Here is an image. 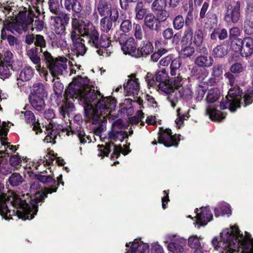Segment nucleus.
Returning a JSON list of instances; mask_svg holds the SVG:
<instances>
[{
	"label": "nucleus",
	"instance_id": "nucleus-6",
	"mask_svg": "<svg viewBox=\"0 0 253 253\" xmlns=\"http://www.w3.org/2000/svg\"><path fill=\"white\" fill-rule=\"evenodd\" d=\"M242 93V91L237 85L230 88L228 95L220 103V109L228 108L231 112H235L237 108L240 107L241 104L243 103L241 101Z\"/></svg>",
	"mask_w": 253,
	"mask_h": 253
},
{
	"label": "nucleus",
	"instance_id": "nucleus-50",
	"mask_svg": "<svg viewBox=\"0 0 253 253\" xmlns=\"http://www.w3.org/2000/svg\"><path fill=\"white\" fill-rule=\"evenodd\" d=\"M49 9L52 13L58 15L59 14V4L58 0H49L48 2Z\"/></svg>",
	"mask_w": 253,
	"mask_h": 253
},
{
	"label": "nucleus",
	"instance_id": "nucleus-7",
	"mask_svg": "<svg viewBox=\"0 0 253 253\" xmlns=\"http://www.w3.org/2000/svg\"><path fill=\"white\" fill-rule=\"evenodd\" d=\"M229 229H232L233 230H234V232H233L232 233V236L230 237L231 247H233V242L236 243L235 240H237V242L239 243V245L242 246V242H245V241L247 240V238H249L251 236L247 232H245V235H243V234H240V231L239 230L238 227L236 226H231ZM226 229H229V228L225 229L220 233L221 240V242H218L217 239L215 238H213L212 240V244L213 246L217 249L218 248H221V249L222 250L221 251V252L222 251H224L225 248L224 247L225 245V242H224V241L222 239L221 234Z\"/></svg>",
	"mask_w": 253,
	"mask_h": 253
},
{
	"label": "nucleus",
	"instance_id": "nucleus-24",
	"mask_svg": "<svg viewBox=\"0 0 253 253\" xmlns=\"http://www.w3.org/2000/svg\"><path fill=\"white\" fill-rule=\"evenodd\" d=\"M206 114L213 121L220 122L225 118L226 114L217 110L213 105H209L206 110Z\"/></svg>",
	"mask_w": 253,
	"mask_h": 253
},
{
	"label": "nucleus",
	"instance_id": "nucleus-55",
	"mask_svg": "<svg viewBox=\"0 0 253 253\" xmlns=\"http://www.w3.org/2000/svg\"><path fill=\"white\" fill-rule=\"evenodd\" d=\"M166 4V0H156L152 5V8L153 10H162L165 8Z\"/></svg>",
	"mask_w": 253,
	"mask_h": 253
},
{
	"label": "nucleus",
	"instance_id": "nucleus-46",
	"mask_svg": "<svg viewBox=\"0 0 253 253\" xmlns=\"http://www.w3.org/2000/svg\"><path fill=\"white\" fill-rule=\"evenodd\" d=\"M212 54L215 57H222L227 53V49L226 46L220 45L217 46L212 50Z\"/></svg>",
	"mask_w": 253,
	"mask_h": 253
},
{
	"label": "nucleus",
	"instance_id": "nucleus-27",
	"mask_svg": "<svg viewBox=\"0 0 253 253\" xmlns=\"http://www.w3.org/2000/svg\"><path fill=\"white\" fill-rule=\"evenodd\" d=\"M30 96L45 98L47 96V92L42 84L37 83L33 85L32 92Z\"/></svg>",
	"mask_w": 253,
	"mask_h": 253
},
{
	"label": "nucleus",
	"instance_id": "nucleus-19",
	"mask_svg": "<svg viewBox=\"0 0 253 253\" xmlns=\"http://www.w3.org/2000/svg\"><path fill=\"white\" fill-rule=\"evenodd\" d=\"M121 48L126 54L136 57L137 56V46L134 39L132 37L127 38L125 41L119 40Z\"/></svg>",
	"mask_w": 253,
	"mask_h": 253
},
{
	"label": "nucleus",
	"instance_id": "nucleus-44",
	"mask_svg": "<svg viewBox=\"0 0 253 253\" xmlns=\"http://www.w3.org/2000/svg\"><path fill=\"white\" fill-rule=\"evenodd\" d=\"M110 37L109 35H105V34L101 36L100 42L98 41V46H96L95 45H90L92 46H94L96 48H109L111 43L110 40Z\"/></svg>",
	"mask_w": 253,
	"mask_h": 253
},
{
	"label": "nucleus",
	"instance_id": "nucleus-25",
	"mask_svg": "<svg viewBox=\"0 0 253 253\" xmlns=\"http://www.w3.org/2000/svg\"><path fill=\"white\" fill-rule=\"evenodd\" d=\"M112 113H110L108 114H105L103 115L102 114H99V120L97 121L95 123L93 122V120L92 118H86L87 121H92L93 124H96L99 121H101V123L99 124V126H97L94 129V133L96 135H100L102 132H103L106 129V123H107V119L106 118L108 117V118L110 117H113V115H111ZM113 118V117H112Z\"/></svg>",
	"mask_w": 253,
	"mask_h": 253
},
{
	"label": "nucleus",
	"instance_id": "nucleus-36",
	"mask_svg": "<svg viewBox=\"0 0 253 253\" xmlns=\"http://www.w3.org/2000/svg\"><path fill=\"white\" fill-rule=\"evenodd\" d=\"M220 91L217 88H212L208 91L206 100L207 103H212L216 101L219 98Z\"/></svg>",
	"mask_w": 253,
	"mask_h": 253
},
{
	"label": "nucleus",
	"instance_id": "nucleus-41",
	"mask_svg": "<svg viewBox=\"0 0 253 253\" xmlns=\"http://www.w3.org/2000/svg\"><path fill=\"white\" fill-rule=\"evenodd\" d=\"M181 66V60L180 57L173 58L171 61L170 64V74L172 76L176 75V71L179 70Z\"/></svg>",
	"mask_w": 253,
	"mask_h": 253
},
{
	"label": "nucleus",
	"instance_id": "nucleus-10",
	"mask_svg": "<svg viewBox=\"0 0 253 253\" xmlns=\"http://www.w3.org/2000/svg\"><path fill=\"white\" fill-rule=\"evenodd\" d=\"M156 80L157 81L159 90L166 94L174 92L172 84L169 83L168 74L165 69L158 71L156 75Z\"/></svg>",
	"mask_w": 253,
	"mask_h": 253
},
{
	"label": "nucleus",
	"instance_id": "nucleus-15",
	"mask_svg": "<svg viewBox=\"0 0 253 253\" xmlns=\"http://www.w3.org/2000/svg\"><path fill=\"white\" fill-rule=\"evenodd\" d=\"M234 230L232 229H226L221 234L222 239L225 242L224 251H222V253H241L240 247L242 246L237 240L235 242H233V246L231 247V244L230 241V237L232 236V233Z\"/></svg>",
	"mask_w": 253,
	"mask_h": 253
},
{
	"label": "nucleus",
	"instance_id": "nucleus-22",
	"mask_svg": "<svg viewBox=\"0 0 253 253\" xmlns=\"http://www.w3.org/2000/svg\"><path fill=\"white\" fill-rule=\"evenodd\" d=\"M149 246L140 240L135 239L131 244L129 249L126 253H149Z\"/></svg>",
	"mask_w": 253,
	"mask_h": 253
},
{
	"label": "nucleus",
	"instance_id": "nucleus-53",
	"mask_svg": "<svg viewBox=\"0 0 253 253\" xmlns=\"http://www.w3.org/2000/svg\"><path fill=\"white\" fill-rule=\"evenodd\" d=\"M56 156L54 154L52 150L48 151L45 156H44L43 159H41V162H43L44 165H50L55 159Z\"/></svg>",
	"mask_w": 253,
	"mask_h": 253
},
{
	"label": "nucleus",
	"instance_id": "nucleus-23",
	"mask_svg": "<svg viewBox=\"0 0 253 253\" xmlns=\"http://www.w3.org/2000/svg\"><path fill=\"white\" fill-rule=\"evenodd\" d=\"M23 115L25 121L28 123L31 124L33 126V129L36 131L37 134L42 132L40 124L38 121H36L35 117L31 111H26L25 112H21L20 116L22 117Z\"/></svg>",
	"mask_w": 253,
	"mask_h": 253
},
{
	"label": "nucleus",
	"instance_id": "nucleus-57",
	"mask_svg": "<svg viewBox=\"0 0 253 253\" xmlns=\"http://www.w3.org/2000/svg\"><path fill=\"white\" fill-rule=\"evenodd\" d=\"M98 149L99 153L98 156L103 158L104 156H107L109 153L111 151V144H107L105 147L103 146H100Z\"/></svg>",
	"mask_w": 253,
	"mask_h": 253
},
{
	"label": "nucleus",
	"instance_id": "nucleus-9",
	"mask_svg": "<svg viewBox=\"0 0 253 253\" xmlns=\"http://www.w3.org/2000/svg\"><path fill=\"white\" fill-rule=\"evenodd\" d=\"M165 242L168 243V250L173 253H182L185 251L186 240L182 237L169 234L166 236Z\"/></svg>",
	"mask_w": 253,
	"mask_h": 253
},
{
	"label": "nucleus",
	"instance_id": "nucleus-1",
	"mask_svg": "<svg viewBox=\"0 0 253 253\" xmlns=\"http://www.w3.org/2000/svg\"><path fill=\"white\" fill-rule=\"evenodd\" d=\"M88 84L89 80L87 77L78 76L69 84L65 92L66 102L60 110L63 117L72 110L70 99L74 101V98L78 99L84 105L85 117L93 119L94 123L99 120V114L106 115L115 110L116 100L114 98L103 97L99 91L92 89Z\"/></svg>",
	"mask_w": 253,
	"mask_h": 253
},
{
	"label": "nucleus",
	"instance_id": "nucleus-35",
	"mask_svg": "<svg viewBox=\"0 0 253 253\" xmlns=\"http://www.w3.org/2000/svg\"><path fill=\"white\" fill-rule=\"evenodd\" d=\"M34 75V70L32 67L26 66L21 71L19 75V79L22 81L30 80Z\"/></svg>",
	"mask_w": 253,
	"mask_h": 253
},
{
	"label": "nucleus",
	"instance_id": "nucleus-60",
	"mask_svg": "<svg viewBox=\"0 0 253 253\" xmlns=\"http://www.w3.org/2000/svg\"><path fill=\"white\" fill-rule=\"evenodd\" d=\"M184 79L179 74L174 78L172 87L174 89H177L178 88L182 87Z\"/></svg>",
	"mask_w": 253,
	"mask_h": 253
},
{
	"label": "nucleus",
	"instance_id": "nucleus-61",
	"mask_svg": "<svg viewBox=\"0 0 253 253\" xmlns=\"http://www.w3.org/2000/svg\"><path fill=\"white\" fill-rule=\"evenodd\" d=\"M146 82L147 84L150 87H154L158 86L157 81L156 80V77H154L152 74L148 73L146 77Z\"/></svg>",
	"mask_w": 253,
	"mask_h": 253
},
{
	"label": "nucleus",
	"instance_id": "nucleus-40",
	"mask_svg": "<svg viewBox=\"0 0 253 253\" xmlns=\"http://www.w3.org/2000/svg\"><path fill=\"white\" fill-rule=\"evenodd\" d=\"M11 69V66L8 64L6 65L4 62H2L0 64V77L3 79L8 78L11 74L10 70Z\"/></svg>",
	"mask_w": 253,
	"mask_h": 253
},
{
	"label": "nucleus",
	"instance_id": "nucleus-4",
	"mask_svg": "<svg viewBox=\"0 0 253 253\" xmlns=\"http://www.w3.org/2000/svg\"><path fill=\"white\" fill-rule=\"evenodd\" d=\"M35 45L41 47L40 52L42 53L43 60L45 62L52 77H55L62 75L67 68V59L63 57L54 58L48 51H44L43 48L46 46V41L41 35L35 36Z\"/></svg>",
	"mask_w": 253,
	"mask_h": 253
},
{
	"label": "nucleus",
	"instance_id": "nucleus-14",
	"mask_svg": "<svg viewBox=\"0 0 253 253\" xmlns=\"http://www.w3.org/2000/svg\"><path fill=\"white\" fill-rule=\"evenodd\" d=\"M240 5L239 1H234L228 5L224 16V20L227 22L237 23L240 17Z\"/></svg>",
	"mask_w": 253,
	"mask_h": 253
},
{
	"label": "nucleus",
	"instance_id": "nucleus-62",
	"mask_svg": "<svg viewBox=\"0 0 253 253\" xmlns=\"http://www.w3.org/2000/svg\"><path fill=\"white\" fill-rule=\"evenodd\" d=\"M132 28L131 22L129 20H124L121 24V30L124 33H128Z\"/></svg>",
	"mask_w": 253,
	"mask_h": 253
},
{
	"label": "nucleus",
	"instance_id": "nucleus-30",
	"mask_svg": "<svg viewBox=\"0 0 253 253\" xmlns=\"http://www.w3.org/2000/svg\"><path fill=\"white\" fill-rule=\"evenodd\" d=\"M195 63L199 67H209L212 65L213 59L208 55L199 56L196 58Z\"/></svg>",
	"mask_w": 253,
	"mask_h": 253
},
{
	"label": "nucleus",
	"instance_id": "nucleus-54",
	"mask_svg": "<svg viewBox=\"0 0 253 253\" xmlns=\"http://www.w3.org/2000/svg\"><path fill=\"white\" fill-rule=\"evenodd\" d=\"M72 133L76 134L80 139V143L84 144L86 142L87 140H89L88 137L85 134L84 131L81 128L77 129L76 131H72Z\"/></svg>",
	"mask_w": 253,
	"mask_h": 253
},
{
	"label": "nucleus",
	"instance_id": "nucleus-21",
	"mask_svg": "<svg viewBox=\"0 0 253 253\" xmlns=\"http://www.w3.org/2000/svg\"><path fill=\"white\" fill-rule=\"evenodd\" d=\"M54 20L53 27L55 32L58 35H62L65 30V26L68 23L69 17L67 14H62L59 16L52 17Z\"/></svg>",
	"mask_w": 253,
	"mask_h": 253
},
{
	"label": "nucleus",
	"instance_id": "nucleus-37",
	"mask_svg": "<svg viewBox=\"0 0 253 253\" xmlns=\"http://www.w3.org/2000/svg\"><path fill=\"white\" fill-rule=\"evenodd\" d=\"M100 25L101 30L105 33L109 35L108 33L112 27V22L109 17H104L101 19Z\"/></svg>",
	"mask_w": 253,
	"mask_h": 253
},
{
	"label": "nucleus",
	"instance_id": "nucleus-51",
	"mask_svg": "<svg viewBox=\"0 0 253 253\" xmlns=\"http://www.w3.org/2000/svg\"><path fill=\"white\" fill-rule=\"evenodd\" d=\"M200 241V238L197 236H191L188 239V244L191 248L198 249L201 246Z\"/></svg>",
	"mask_w": 253,
	"mask_h": 253
},
{
	"label": "nucleus",
	"instance_id": "nucleus-32",
	"mask_svg": "<svg viewBox=\"0 0 253 253\" xmlns=\"http://www.w3.org/2000/svg\"><path fill=\"white\" fill-rule=\"evenodd\" d=\"M219 209L221 211V212L219 211V209L217 208L214 209L215 215L218 217L220 215H223L225 214L229 216L231 214V210L230 206L226 203H221L219 205Z\"/></svg>",
	"mask_w": 253,
	"mask_h": 253
},
{
	"label": "nucleus",
	"instance_id": "nucleus-64",
	"mask_svg": "<svg viewBox=\"0 0 253 253\" xmlns=\"http://www.w3.org/2000/svg\"><path fill=\"white\" fill-rule=\"evenodd\" d=\"M151 253H164L163 247L157 243L152 244Z\"/></svg>",
	"mask_w": 253,
	"mask_h": 253
},
{
	"label": "nucleus",
	"instance_id": "nucleus-8",
	"mask_svg": "<svg viewBox=\"0 0 253 253\" xmlns=\"http://www.w3.org/2000/svg\"><path fill=\"white\" fill-rule=\"evenodd\" d=\"M114 118L112 117L109 118V121L112 123L111 130L108 132V139L110 142H121L128 137L127 132L122 130L123 125L122 120L118 119L113 122Z\"/></svg>",
	"mask_w": 253,
	"mask_h": 253
},
{
	"label": "nucleus",
	"instance_id": "nucleus-5",
	"mask_svg": "<svg viewBox=\"0 0 253 253\" xmlns=\"http://www.w3.org/2000/svg\"><path fill=\"white\" fill-rule=\"evenodd\" d=\"M73 28L77 34L84 37L90 45L98 46L99 33L92 23L87 20L73 19L72 22Z\"/></svg>",
	"mask_w": 253,
	"mask_h": 253
},
{
	"label": "nucleus",
	"instance_id": "nucleus-12",
	"mask_svg": "<svg viewBox=\"0 0 253 253\" xmlns=\"http://www.w3.org/2000/svg\"><path fill=\"white\" fill-rule=\"evenodd\" d=\"M195 212L196 216L195 217V222L194 223L198 228L201 226L206 225L212 219V214L208 207H202L200 210L196 208Z\"/></svg>",
	"mask_w": 253,
	"mask_h": 253
},
{
	"label": "nucleus",
	"instance_id": "nucleus-45",
	"mask_svg": "<svg viewBox=\"0 0 253 253\" xmlns=\"http://www.w3.org/2000/svg\"><path fill=\"white\" fill-rule=\"evenodd\" d=\"M195 53V48L190 43L188 45L182 47L180 54L183 58H188L192 56Z\"/></svg>",
	"mask_w": 253,
	"mask_h": 253
},
{
	"label": "nucleus",
	"instance_id": "nucleus-47",
	"mask_svg": "<svg viewBox=\"0 0 253 253\" xmlns=\"http://www.w3.org/2000/svg\"><path fill=\"white\" fill-rule=\"evenodd\" d=\"M244 29L245 33L248 35L253 34V18H247L244 23Z\"/></svg>",
	"mask_w": 253,
	"mask_h": 253
},
{
	"label": "nucleus",
	"instance_id": "nucleus-17",
	"mask_svg": "<svg viewBox=\"0 0 253 253\" xmlns=\"http://www.w3.org/2000/svg\"><path fill=\"white\" fill-rule=\"evenodd\" d=\"M139 87L138 79L134 74L128 76L126 83L124 84L125 93L127 96H137L139 92Z\"/></svg>",
	"mask_w": 253,
	"mask_h": 253
},
{
	"label": "nucleus",
	"instance_id": "nucleus-59",
	"mask_svg": "<svg viewBox=\"0 0 253 253\" xmlns=\"http://www.w3.org/2000/svg\"><path fill=\"white\" fill-rule=\"evenodd\" d=\"M22 161L27 162L26 158L22 159V160L21 158L19 157V156L17 154L13 155L10 159V164L13 167L19 166Z\"/></svg>",
	"mask_w": 253,
	"mask_h": 253
},
{
	"label": "nucleus",
	"instance_id": "nucleus-33",
	"mask_svg": "<svg viewBox=\"0 0 253 253\" xmlns=\"http://www.w3.org/2000/svg\"><path fill=\"white\" fill-rule=\"evenodd\" d=\"M144 21L145 25L149 29H157L159 22L158 19L156 18L153 14H147L145 17Z\"/></svg>",
	"mask_w": 253,
	"mask_h": 253
},
{
	"label": "nucleus",
	"instance_id": "nucleus-29",
	"mask_svg": "<svg viewBox=\"0 0 253 253\" xmlns=\"http://www.w3.org/2000/svg\"><path fill=\"white\" fill-rule=\"evenodd\" d=\"M45 98L30 96V102L32 107L37 111H42L45 107Z\"/></svg>",
	"mask_w": 253,
	"mask_h": 253
},
{
	"label": "nucleus",
	"instance_id": "nucleus-28",
	"mask_svg": "<svg viewBox=\"0 0 253 253\" xmlns=\"http://www.w3.org/2000/svg\"><path fill=\"white\" fill-rule=\"evenodd\" d=\"M153 46L150 42L147 41L144 42L141 47L137 48L136 57L138 58L150 54L153 52Z\"/></svg>",
	"mask_w": 253,
	"mask_h": 253
},
{
	"label": "nucleus",
	"instance_id": "nucleus-13",
	"mask_svg": "<svg viewBox=\"0 0 253 253\" xmlns=\"http://www.w3.org/2000/svg\"><path fill=\"white\" fill-rule=\"evenodd\" d=\"M180 135H172L169 129H162L159 133V143L163 144L166 147L177 146Z\"/></svg>",
	"mask_w": 253,
	"mask_h": 253
},
{
	"label": "nucleus",
	"instance_id": "nucleus-16",
	"mask_svg": "<svg viewBox=\"0 0 253 253\" xmlns=\"http://www.w3.org/2000/svg\"><path fill=\"white\" fill-rule=\"evenodd\" d=\"M174 92H172L170 94H168L169 97L168 99L169 100L171 106L174 108L176 106V103L173 99L182 98L185 100H189L192 97V92L190 87L187 86H183L181 87L178 88L177 89H174Z\"/></svg>",
	"mask_w": 253,
	"mask_h": 253
},
{
	"label": "nucleus",
	"instance_id": "nucleus-48",
	"mask_svg": "<svg viewBox=\"0 0 253 253\" xmlns=\"http://www.w3.org/2000/svg\"><path fill=\"white\" fill-rule=\"evenodd\" d=\"M52 82H53V88L54 94L58 98L61 95L63 92L64 86L58 80L55 81V79H53Z\"/></svg>",
	"mask_w": 253,
	"mask_h": 253
},
{
	"label": "nucleus",
	"instance_id": "nucleus-49",
	"mask_svg": "<svg viewBox=\"0 0 253 253\" xmlns=\"http://www.w3.org/2000/svg\"><path fill=\"white\" fill-rule=\"evenodd\" d=\"M253 84L252 87L248 89L244 96V106L246 107L248 105L251 104L253 102Z\"/></svg>",
	"mask_w": 253,
	"mask_h": 253
},
{
	"label": "nucleus",
	"instance_id": "nucleus-20",
	"mask_svg": "<svg viewBox=\"0 0 253 253\" xmlns=\"http://www.w3.org/2000/svg\"><path fill=\"white\" fill-rule=\"evenodd\" d=\"M237 42L241 45L240 53L241 56L248 57L253 53V39L250 37L245 38L243 40L238 39Z\"/></svg>",
	"mask_w": 253,
	"mask_h": 253
},
{
	"label": "nucleus",
	"instance_id": "nucleus-63",
	"mask_svg": "<svg viewBox=\"0 0 253 253\" xmlns=\"http://www.w3.org/2000/svg\"><path fill=\"white\" fill-rule=\"evenodd\" d=\"M230 70L232 73L238 74L243 71V67L241 63H236L231 66Z\"/></svg>",
	"mask_w": 253,
	"mask_h": 253
},
{
	"label": "nucleus",
	"instance_id": "nucleus-43",
	"mask_svg": "<svg viewBox=\"0 0 253 253\" xmlns=\"http://www.w3.org/2000/svg\"><path fill=\"white\" fill-rule=\"evenodd\" d=\"M192 40L194 44L197 46L202 45L203 41V32L201 29H197L194 34Z\"/></svg>",
	"mask_w": 253,
	"mask_h": 253
},
{
	"label": "nucleus",
	"instance_id": "nucleus-34",
	"mask_svg": "<svg viewBox=\"0 0 253 253\" xmlns=\"http://www.w3.org/2000/svg\"><path fill=\"white\" fill-rule=\"evenodd\" d=\"M134 12L135 19L142 20L147 13V9L142 2H138L135 6Z\"/></svg>",
	"mask_w": 253,
	"mask_h": 253
},
{
	"label": "nucleus",
	"instance_id": "nucleus-39",
	"mask_svg": "<svg viewBox=\"0 0 253 253\" xmlns=\"http://www.w3.org/2000/svg\"><path fill=\"white\" fill-rule=\"evenodd\" d=\"M8 181L12 186H18L24 181V178L19 173L14 172L9 177Z\"/></svg>",
	"mask_w": 253,
	"mask_h": 253
},
{
	"label": "nucleus",
	"instance_id": "nucleus-56",
	"mask_svg": "<svg viewBox=\"0 0 253 253\" xmlns=\"http://www.w3.org/2000/svg\"><path fill=\"white\" fill-rule=\"evenodd\" d=\"M113 153L112 155V158L114 159L115 157L118 158L121 153H122L124 155H127L129 151L126 152L124 150L121 145H113Z\"/></svg>",
	"mask_w": 253,
	"mask_h": 253
},
{
	"label": "nucleus",
	"instance_id": "nucleus-18",
	"mask_svg": "<svg viewBox=\"0 0 253 253\" xmlns=\"http://www.w3.org/2000/svg\"><path fill=\"white\" fill-rule=\"evenodd\" d=\"M71 38L73 42L72 49L74 52L77 56L84 55L86 51L84 40L81 38L76 31L71 32Z\"/></svg>",
	"mask_w": 253,
	"mask_h": 253
},
{
	"label": "nucleus",
	"instance_id": "nucleus-3",
	"mask_svg": "<svg viewBox=\"0 0 253 253\" xmlns=\"http://www.w3.org/2000/svg\"><path fill=\"white\" fill-rule=\"evenodd\" d=\"M40 14V9L36 6L33 9H29L27 12L26 8L20 10L16 17L15 20L9 23L4 28L12 33L16 32L22 34L27 31L29 28L32 32L34 29L37 31H42L43 28V22L38 18Z\"/></svg>",
	"mask_w": 253,
	"mask_h": 253
},
{
	"label": "nucleus",
	"instance_id": "nucleus-26",
	"mask_svg": "<svg viewBox=\"0 0 253 253\" xmlns=\"http://www.w3.org/2000/svg\"><path fill=\"white\" fill-rule=\"evenodd\" d=\"M62 6H64L67 10L72 9L76 13H79L82 7L78 0H60Z\"/></svg>",
	"mask_w": 253,
	"mask_h": 253
},
{
	"label": "nucleus",
	"instance_id": "nucleus-42",
	"mask_svg": "<svg viewBox=\"0 0 253 253\" xmlns=\"http://www.w3.org/2000/svg\"><path fill=\"white\" fill-rule=\"evenodd\" d=\"M47 132V135L44 138V141L47 143H52L54 144L55 143V139L56 138V131L54 130L52 127H50L49 126L46 129Z\"/></svg>",
	"mask_w": 253,
	"mask_h": 253
},
{
	"label": "nucleus",
	"instance_id": "nucleus-58",
	"mask_svg": "<svg viewBox=\"0 0 253 253\" xmlns=\"http://www.w3.org/2000/svg\"><path fill=\"white\" fill-rule=\"evenodd\" d=\"M180 109L178 108L177 110V118L175 120V122L176 124V126L180 128V126L183 125V121L185 119V117H186L187 118H189V116L188 115H181L180 113Z\"/></svg>",
	"mask_w": 253,
	"mask_h": 253
},
{
	"label": "nucleus",
	"instance_id": "nucleus-52",
	"mask_svg": "<svg viewBox=\"0 0 253 253\" xmlns=\"http://www.w3.org/2000/svg\"><path fill=\"white\" fill-rule=\"evenodd\" d=\"M185 20L182 16L178 15L176 16L173 21V27L176 30L182 29L184 25Z\"/></svg>",
	"mask_w": 253,
	"mask_h": 253
},
{
	"label": "nucleus",
	"instance_id": "nucleus-11",
	"mask_svg": "<svg viewBox=\"0 0 253 253\" xmlns=\"http://www.w3.org/2000/svg\"><path fill=\"white\" fill-rule=\"evenodd\" d=\"M27 54L30 60L35 65V68L42 77H43L47 81V71L41 66V58L39 55V49L34 47L27 50Z\"/></svg>",
	"mask_w": 253,
	"mask_h": 253
},
{
	"label": "nucleus",
	"instance_id": "nucleus-31",
	"mask_svg": "<svg viewBox=\"0 0 253 253\" xmlns=\"http://www.w3.org/2000/svg\"><path fill=\"white\" fill-rule=\"evenodd\" d=\"M97 10L99 14L104 17H108L111 15V6L104 0H100L97 5Z\"/></svg>",
	"mask_w": 253,
	"mask_h": 253
},
{
	"label": "nucleus",
	"instance_id": "nucleus-38",
	"mask_svg": "<svg viewBox=\"0 0 253 253\" xmlns=\"http://www.w3.org/2000/svg\"><path fill=\"white\" fill-rule=\"evenodd\" d=\"M241 253H253V239L251 236L245 242H242Z\"/></svg>",
	"mask_w": 253,
	"mask_h": 253
},
{
	"label": "nucleus",
	"instance_id": "nucleus-2",
	"mask_svg": "<svg viewBox=\"0 0 253 253\" xmlns=\"http://www.w3.org/2000/svg\"><path fill=\"white\" fill-rule=\"evenodd\" d=\"M40 182L44 184L52 183L50 188H45L41 193L36 194V200L31 197L22 195L21 196L12 192L8 196L0 192V214L5 220L11 218L15 213L23 219H32L38 211V203L47 197L48 194L56 192L59 183L50 176L39 175L37 176Z\"/></svg>",
	"mask_w": 253,
	"mask_h": 253
}]
</instances>
